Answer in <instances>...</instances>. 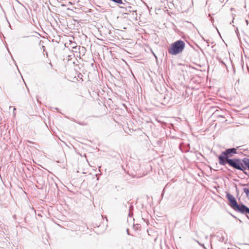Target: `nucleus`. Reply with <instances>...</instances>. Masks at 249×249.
I'll return each mask as SVG.
<instances>
[{
  "label": "nucleus",
  "mask_w": 249,
  "mask_h": 249,
  "mask_svg": "<svg viewBox=\"0 0 249 249\" xmlns=\"http://www.w3.org/2000/svg\"><path fill=\"white\" fill-rule=\"evenodd\" d=\"M237 153V148H228L222 151L218 157L219 164L225 165L226 164H228L230 166L232 167L241 160L238 158H230Z\"/></svg>",
  "instance_id": "1"
},
{
  "label": "nucleus",
  "mask_w": 249,
  "mask_h": 249,
  "mask_svg": "<svg viewBox=\"0 0 249 249\" xmlns=\"http://www.w3.org/2000/svg\"><path fill=\"white\" fill-rule=\"evenodd\" d=\"M226 197L229 201V206L234 211L243 213L247 208V206L243 203L238 204L235 198L231 194L226 193Z\"/></svg>",
  "instance_id": "2"
},
{
  "label": "nucleus",
  "mask_w": 249,
  "mask_h": 249,
  "mask_svg": "<svg viewBox=\"0 0 249 249\" xmlns=\"http://www.w3.org/2000/svg\"><path fill=\"white\" fill-rule=\"evenodd\" d=\"M185 43L181 40H178L173 43L168 48V53L172 55H177L181 53L185 48Z\"/></svg>",
  "instance_id": "3"
},
{
  "label": "nucleus",
  "mask_w": 249,
  "mask_h": 249,
  "mask_svg": "<svg viewBox=\"0 0 249 249\" xmlns=\"http://www.w3.org/2000/svg\"><path fill=\"white\" fill-rule=\"evenodd\" d=\"M244 163L242 162V160H241L239 162H238L237 164L235 165L234 166L232 167V168L237 169L240 171H242L246 175H249V174L246 171V169H247V167L245 166Z\"/></svg>",
  "instance_id": "4"
},
{
  "label": "nucleus",
  "mask_w": 249,
  "mask_h": 249,
  "mask_svg": "<svg viewBox=\"0 0 249 249\" xmlns=\"http://www.w3.org/2000/svg\"><path fill=\"white\" fill-rule=\"evenodd\" d=\"M112 1L116 5L119 6L120 8L124 9L127 5H129V2L126 0H109Z\"/></svg>",
  "instance_id": "5"
},
{
  "label": "nucleus",
  "mask_w": 249,
  "mask_h": 249,
  "mask_svg": "<svg viewBox=\"0 0 249 249\" xmlns=\"http://www.w3.org/2000/svg\"><path fill=\"white\" fill-rule=\"evenodd\" d=\"M179 149L182 152H187L190 150V144L182 142L179 145Z\"/></svg>",
  "instance_id": "6"
},
{
  "label": "nucleus",
  "mask_w": 249,
  "mask_h": 249,
  "mask_svg": "<svg viewBox=\"0 0 249 249\" xmlns=\"http://www.w3.org/2000/svg\"><path fill=\"white\" fill-rule=\"evenodd\" d=\"M224 234H225V233L223 231H219L217 232L215 236L217 238L218 241L221 242L227 241V239L223 235Z\"/></svg>",
  "instance_id": "7"
},
{
  "label": "nucleus",
  "mask_w": 249,
  "mask_h": 249,
  "mask_svg": "<svg viewBox=\"0 0 249 249\" xmlns=\"http://www.w3.org/2000/svg\"><path fill=\"white\" fill-rule=\"evenodd\" d=\"M242 162L244 163L245 165L247 167V169L249 170V159L244 158L242 159Z\"/></svg>",
  "instance_id": "8"
},
{
  "label": "nucleus",
  "mask_w": 249,
  "mask_h": 249,
  "mask_svg": "<svg viewBox=\"0 0 249 249\" xmlns=\"http://www.w3.org/2000/svg\"><path fill=\"white\" fill-rule=\"evenodd\" d=\"M124 11L127 12H132L134 11V10L132 9V7L130 6V3L129 2V5H127L125 8Z\"/></svg>",
  "instance_id": "9"
},
{
  "label": "nucleus",
  "mask_w": 249,
  "mask_h": 249,
  "mask_svg": "<svg viewBox=\"0 0 249 249\" xmlns=\"http://www.w3.org/2000/svg\"><path fill=\"white\" fill-rule=\"evenodd\" d=\"M244 193L246 194L247 197H249V189L247 188H243Z\"/></svg>",
  "instance_id": "10"
},
{
  "label": "nucleus",
  "mask_w": 249,
  "mask_h": 249,
  "mask_svg": "<svg viewBox=\"0 0 249 249\" xmlns=\"http://www.w3.org/2000/svg\"><path fill=\"white\" fill-rule=\"evenodd\" d=\"M245 213H249V208L247 207L245 211H244V213H243L242 214H245Z\"/></svg>",
  "instance_id": "11"
},
{
  "label": "nucleus",
  "mask_w": 249,
  "mask_h": 249,
  "mask_svg": "<svg viewBox=\"0 0 249 249\" xmlns=\"http://www.w3.org/2000/svg\"><path fill=\"white\" fill-rule=\"evenodd\" d=\"M133 209V206L131 205L130 206H129V211L131 212V210Z\"/></svg>",
  "instance_id": "12"
},
{
  "label": "nucleus",
  "mask_w": 249,
  "mask_h": 249,
  "mask_svg": "<svg viewBox=\"0 0 249 249\" xmlns=\"http://www.w3.org/2000/svg\"><path fill=\"white\" fill-rule=\"evenodd\" d=\"M132 214H132V213L131 212L129 211V213L128 215H129V216H131L132 215Z\"/></svg>",
  "instance_id": "13"
},
{
  "label": "nucleus",
  "mask_w": 249,
  "mask_h": 249,
  "mask_svg": "<svg viewBox=\"0 0 249 249\" xmlns=\"http://www.w3.org/2000/svg\"><path fill=\"white\" fill-rule=\"evenodd\" d=\"M126 231H127V234L129 235V230L128 229L126 230Z\"/></svg>",
  "instance_id": "14"
},
{
  "label": "nucleus",
  "mask_w": 249,
  "mask_h": 249,
  "mask_svg": "<svg viewBox=\"0 0 249 249\" xmlns=\"http://www.w3.org/2000/svg\"><path fill=\"white\" fill-rule=\"evenodd\" d=\"M246 23H247V25H248V24H249V21H248V20H246Z\"/></svg>",
  "instance_id": "15"
},
{
  "label": "nucleus",
  "mask_w": 249,
  "mask_h": 249,
  "mask_svg": "<svg viewBox=\"0 0 249 249\" xmlns=\"http://www.w3.org/2000/svg\"><path fill=\"white\" fill-rule=\"evenodd\" d=\"M211 20L212 21V22H213V18H211Z\"/></svg>",
  "instance_id": "16"
},
{
  "label": "nucleus",
  "mask_w": 249,
  "mask_h": 249,
  "mask_svg": "<svg viewBox=\"0 0 249 249\" xmlns=\"http://www.w3.org/2000/svg\"><path fill=\"white\" fill-rule=\"evenodd\" d=\"M234 17H233V19H232V22H233V20H234Z\"/></svg>",
  "instance_id": "17"
},
{
  "label": "nucleus",
  "mask_w": 249,
  "mask_h": 249,
  "mask_svg": "<svg viewBox=\"0 0 249 249\" xmlns=\"http://www.w3.org/2000/svg\"><path fill=\"white\" fill-rule=\"evenodd\" d=\"M209 17H211V15L210 14H209Z\"/></svg>",
  "instance_id": "18"
},
{
  "label": "nucleus",
  "mask_w": 249,
  "mask_h": 249,
  "mask_svg": "<svg viewBox=\"0 0 249 249\" xmlns=\"http://www.w3.org/2000/svg\"><path fill=\"white\" fill-rule=\"evenodd\" d=\"M232 9H233V8H231V10H232Z\"/></svg>",
  "instance_id": "19"
}]
</instances>
